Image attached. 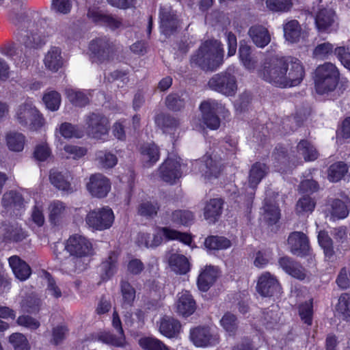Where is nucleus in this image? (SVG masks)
<instances>
[{"label": "nucleus", "mask_w": 350, "mask_h": 350, "mask_svg": "<svg viewBox=\"0 0 350 350\" xmlns=\"http://www.w3.org/2000/svg\"><path fill=\"white\" fill-rule=\"evenodd\" d=\"M280 267L288 275L300 280L306 277V269L292 258L285 256L278 260Z\"/></svg>", "instance_id": "obj_24"}, {"label": "nucleus", "mask_w": 350, "mask_h": 350, "mask_svg": "<svg viewBox=\"0 0 350 350\" xmlns=\"http://www.w3.org/2000/svg\"><path fill=\"white\" fill-rule=\"evenodd\" d=\"M288 58L290 68L285 75V88L293 87L299 85L305 77V68L301 62L294 57Z\"/></svg>", "instance_id": "obj_21"}, {"label": "nucleus", "mask_w": 350, "mask_h": 350, "mask_svg": "<svg viewBox=\"0 0 350 350\" xmlns=\"http://www.w3.org/2000/svg\"><path fill=\"white\" fill-rule=\"evenodd\" d=\"M172 269L177 273L185 274L190 270V263L186 256L180 254H172L168 259Z\"/></svg>", "instance_id": "obj_36"}, {"label": "nucleus", "mask_w": 350, "mask_h": 350, "mask_svg": "<svg viewBox=\"0 0 350 350\" xmlns=\"http://www.w3.org/2000/svg\"><path fill=\"white\" fill-rule=\"evenodd\" d=\"M13 23L17 28L15 36L21 44L20 49L8 47L4 54L9 56L16 66L27 67L31 62V57L34 55L35 50L45 44V38L33 32V29H29L35 26V23L26 14L16 16Z\"/></svg>", "instance_id": "obj_1"}, {"label": "nucleus", "mask_w": 350, "mask_h": 350, "mask_svg": "<svg viewBox=\"0 0 350 350\" xmlns=\"http://www.w3.org/2000/svg\"><path fill=\"white\" fill-rule=\"evenodd\" d=\"M140 153L144 165L150 167L154 165L160 158L159 148L154 143H144L140 147Z\"/></svg>", "instance_id": "obj_28"}, {"label": "nucleus", "mask_w": 350, "mask_h": 350, "mask_svg": "<svg viewBox=\"0 0 350 350\" xmlns=\"http://www.w3.org/2000/svg\"><path fill=\"white\" fill-rule=\"evenodd\" d=\"M284 35L286 40L292 43L299 41L301 27L297 20H291L284 25Z\"/></svg>", "instance_id": "obj_44"}, {"label": "nucleus", "mask_w": 350, "mask_h": 350, "mask_svg": "<svg viewBox=\"0 0 350 350\" xmlns=\"http://www.w3.org/2000/svg\"><path fill=\"white\" fill-rule=\"evenodd\" d=\"M267 8L275 12H286L291 10L293 5L291 0H266Z\"/></svg>", "instance_id": "obj_55"}, {"label": "nucleus", "mask_w": 350, "mask_h": 350, "mask_svg": "<svg viewBox=\"0 0 350 350\" xmlns=\"http://www.w3.org/2000/svg\"><path fill=\"white\" fill-rule=\"evenodd\" d=\"M269 171V166L260 161H256L251 165L248 175V185L252 191L251 193L250 200L247 203V208L251 209L256 189L262 180L267 175Z\"/></svg>", "instance_id": "obj_17"}, {"label": "nucleus", "mask_w": 350, "mask_h": 350, "mask_svg": "<svg viewBox=\"0 0 350 350\" xmlns=\"http://www.w3.org/2000/svg\"><path fill=\"white\" fill-rule=\"evenodd\" d=\"M248 35L254 44L259 48H264L271 41V36L267 28L260 25H255L250 27Z\"/></svg>", "instance_id": "obj_27"}, {"label": "nucleus", "mask_w": 350, "mask_h": 350, "mask_svg": "<svg viewBox=\"0 0 350 350\" xmlns=\"http://www.w3.org/2000/svg\"><path fill=\"white\" fill-rule=\"evenodd\" d=\"M319 189L317 181L313 179H306L302 180L299 185V193L303 196H310L317 192Z\"/></svg>", "instance_id": "obj_62"}, {"label": "nucleus", "mask_w": 350, "mask_h": 350, "mask_svg": "<svg viewBox=\"0 0 350 350\" xmlns=\"http://www.w3.org/2000/svg\"><path fill=\"white\" fill-rule=\"evenodd\" d=\"M72 179L68 172L62 173L55 170H51L49 173L51 183L57 189L68 194L73 193L76 189L70 183Z\"/></svg>", "instance_id": "obj_25"}, {"label": "nucleus", "mask_w": 350, "mask_h": 350, "mask_svg": "<svg viewBox=\"0 0 350 350\" xmlns=\"http://www.w3.org/2000/svg\"><path fill=\"white\" fill-rule=\"evenodd\" d=\"M221 326L230 334H234L237 328L236 317L231 313H226L220 321Z\"/></svg>", "instance_id": "obj_63"}, {"label": "nucleus", "mask_w": 350, "mask_h": 350, "mask_svg": "<svg viewBox=\"0 0 350 350\" xmlns=\"http://www.w3.org/2000/svg\"><path fill=\"white\" fill-rule=\"evenodd\" d=\"M347 165L342 161H338L332 164L328 169V179L329 181L336 183L340 181L347 173Z\"/></svg>", "instance_id": "obj_45"}, {"label": "nucleus", "mask_w": 350, "mask_h": 350, "mask_svg": "<svg viewBox=\"0 0 350 350\" xmlns=\"http://www.w3.org/2000/svg\"><path fill=\"white\" fill-rule=\"evenodd\" d=\"M272 158L274 163L278 165L288 163V150L282 144H278L272 152Z\"/></svg>", "instance_id": "obj_57"}, {"label": "nucleus", "mask_w": 350, "mask_h": 350, "mask_svg": "<svg viewBox=\"0 0 350 350\" xmlns=\"http://www.w3.org/2000/svg\"><path fill=\"white\" fill-rule=\"evenodd\" d=\"M144 350H170L161 340L153 337H144L139 340Z\"/></svg>", "instance_id": "obj_53"}, {"label": "nucleus", "mask_w": 350, "mask_h": 350, "mask_svg": "<svg viewBox=\"0 0 350 350\" xmlns=\"http://www.w3.org/2000/svg\"><path fill=\"white\" fill-rule=\"evenodd\" d=\"M160 206L157 201H145L137 207V213L142 217H153L157 215Z\"/></svg>", "instance_id": "obj_52"}, {"label": "nucleus", "mask_w": 350, "mask_h": 350, "mask_svg": "<svg viewBox=\"0 0 350 350\" xmlns=\"http://www.w3.org/2000/svg\"><path fill=\"white\" fill-rule=\"evenodd\" d=\"M318 241L320 246L323 250L326 259L328 260H332L335 254L332 239L329 237L327 232L320 231L318 235Z\"/></svg>", "instance_id": "obj_48"}, {"label": "nucleus", "mask_w": 350, "mask_h": 350, "mask_svg": "<svg viewBox=\"0 0 350 350\" xmlns=\"http://www.w3.org/2000/svg\"><path fill=\"white\" fill-rule=\"evenodd\" d=\"M287 241L290 251L293 255L304 257L310 254L309 239L304 233L293 232L289 234Z\"/></svg>", "instance_id": "obj_19"}, {"label": "nucleus", "mask_w": 350, "mask_h": 350, "mask_svg": "<svg viewBox=\"0 0 350 350\" xmlns=\"http://www.w3.org/2000/svg\"><path fill=\"white\" fill-rule=\"evenodd\" d=\"M183 92H172L165 98V105L167 109L174 112L183 110L186 105V99Z\"/></svg>", "instance_id": "obj_38"}, {"label": "nucleus", "mask_w": 350, "mask_h": 350, "mask_svg": "<svg viewBox=\"0 0 350 350\" xmlns=\"http://www.w3.org/2000/svg\"><path fill=\"white\" fill-rule=\"evenodd\" d=\"M176 312L183 317L191 315L196 310V302L189 291H185L178 295Z\"/></svg>", "instance_id": "obj_26"}, {"label": "nucleus", "mask_w": 350, "mask_h": 350, "mask_svg": "<svg viewBox=\"0 0 350 350\" xmlns=\"http://www.w3.org/2000/svg\"><path fill=\"white\" fill-rule=\"evenodd\" d=\"M120 290L122 297V306L124 308L131 307L135 299V289L129 282L122 281Z\"/></svg>", "instance_id": "obj_47"}, {"label": "nucleus", "mask_w": 350, "mask_h": 350, "mask_svg": "<svg viewBox=\"0 0 350 350\" xmlns=\"http://www.w3.org/2000/svg\"><path fill=\"white\" fill-rule=\"evenodd\" d=\"M112 325L116 330V334L110 332H101L98 336V340L109 345L123 347L126 343V338L120 319L116 311L113 313Z\"/></svg>", "instance_id": "obj_12"}, {"label": "nucleus", "mask_w": 350, "mask_h": 350, "mask_svg": "<svg viewBox=\"0 0 350 350\" xmlns=\"http://www.w3.org/2000/svg\"><path fill=\"white\" fill-rule=\"evenodd\" d=\"M330 213L333 219H345L349 213L347 205L340 199H334L332 201Z\"/></svg>", "instance_id": "obj_49"}, {"label": "nucleus", "mask_w": 350, "mask_h": 350, "mask_svg": "<svg viewBox=\"0 0 350 350\" xmlns=\"http://www.w3.org/2000/svg\"><path fill=\"white\" fill-rule=\"evenodd\" d=\"M313 79L317 93L323 95L336 90L340 80V72L335 64L325 62L316 68Z\"/></svg>", "instance_id": "obj_4"}, {"label": "nucleus", "mask_w": 350, "mask_h": 350, "mask_svg": "<svg viewBox=\"0 0 350 350\" xmlns=\"http://www.w3.org/2000/svg\"><path fill=\"white\" fill-rule=\"evenodd\" d=\"M163 239L165 241L179 240L186 245H191L192 238L187 233H183L170 227H157L152 240L146 243L147 247H155L160 245Z\"/></svg>", "instance_id": "obj_10"}, {"label": "nucleus", "mask_w": 350, "mask_h": 350, "mask_svg": "<svg viewBox=\"0 0 350 350\" xmlns=\"http://www.w3.org/2000/svg\"><path fill=\"white\" fill-rule=\"evenodd\" d=\"M297 152L302 155L305 161H314L319 157V152L308 139H301L297 145Z\"/></svg>", "instance_id": "obj_41"}, {"label": "nucleus", "mask_w": 350, "mask_h": 350, "mask_svg": "<svg viewBox=\"0 0 350 350\" xmlns=\"http://www.w3.org/2000/svg\"><path fill=\"white\" fill-rule=\"evenodd\" d=\"M67 96L71 103L79 107H84L89 103V98L81 91L68 90Z\"/></svg>", "instance_id": "obj_54"}, {"label": "nucleus", "mask_w": 350, "mask_h": 350, "mask_svg": "<svg viewBox=\"0 0 350 350\" xmlns=\"http://www.w3.org/2000/svg\"><path fill=\"white\" fill-rule=\"evenodd\" d=\"M2 205L5 208H10L20 210L23 207L24 198L19 192L11 190L3 194Z\"/></svg>", "instance_id": "obj_39"}, {"label": "nucleus", "mask_w": 350, "mask_h": 350, "mask_svg": "<svg viewBox=\"0 0 350 350\" xmlns=\"http://www.w3.org/2000/svg\"><path fill=\"white\" fill-rule=\"evenodd\" d=\"M27 236V232L15 221L3 220L0 223V237L5 242H21L25 239Z\"/></svg>", "instance_id": "obj_14"}, {"label": "nucleus", "mask_w": 350, "mask_h": 350, "mask_svg": "<svg viewBox=\"0 0 350 350\" xmlns=\"http://www.w3.org/2000/svg\"><path fill=\"white\" fill-rule=\"evenodd\" d=\"M221 105L215 100L202 101L200 105L203 123L211 130L217 129L220 126V119L217 112Z\"/></svg>", "instance_id": "obj_13"}, {"label": "nucleus", "mask_w": 350, "mask_h": 350, "mask_svg": "<svg viewBox=\"0 0 350 350\" xmlns=\"http://www.w3.org/2000/svg\"><path fill=\"white\" fill-rule=\"evenodd\" d=\"M288 58L284 56H271L265 59L258 75L264 81L275 87L285 88V75L288 70Z\"/></svg>", "instance_id": "obj_3"}, {"label": "nucleus", "mask_w": 350, "mask_h": 350, "mask_svg": "<svg viewBox=\"0 0 350 350\" xmlns=\"http://www.w3.org/2000/svg\"><path fill=\"white\" fill-rule=\"evenodd\" d=\"M264 219H280L279 206L271 200H266L263 206Z\"/></svg>", "instance_id": "obj_59"}, {"label": "nucleus", "mask_w": 350, "mask_h": 350, "mask_svg": "<svg viewBox=\"0 0 350 350\" xmlns=\"http://www.w3.org/2000/svg\"><path fill=\"white\" fill-rule=\"evenodd\" d=\"M181 166V163L177 159L167 157L159 169L161 179L171 185L174 184L182 176Z\"/></svg>", "instance_id": "obj_15"}, {"label": "nucleus", "mask_w": 350, "mask_h": 350, "mask_svg": "<svg viewBox=\"0 0 350 350\" xmlns=\"http://www.w3.org/2000/svg\"><path fill=\"white\" fill-rule=\"evenodd\" d=\"M6 143L10 150L21 152L24 149L25 136L21 133L10 132L6 135Z\"/></svg>", "instance_id": "obj_43"}, {"label": "nucleus", "mask_w": 350, "mask_h": 350, "mask_svg": "<svg viewBox=\"0 0 350 350\" xmlns=\"http://www.w3.org/2000/svg\"><path fill=\"white\" fill-rule=\"evenodd\" d=\"M155 126L165 134L174 135L179 126V120L167 113H159L154 117Z\"/></svg>", "instance_id": "obj_23"}, {"label": "nucleus", "mask_w": 350, "mask_h": 350, "mask_svg": "<svg viewBox=\"0 0 350 350\" xmlns=\"http://www.w3.org/2000/svg\"><path fill=\"white\" fill-rule=\"evenodd\" d=\"M46 107L51 111L58 110L61 103V96L56 91H51L44 94L42 98Z\"/></svg>", "instance_id": "obj_56"}, {"label": "nucleus", "mask_w": 350, "mask_h": 350, "mask_svg": "<svg viewBox=\"0 0 350 350\" xmlns=\"http://www.w3.org/2000/svg\"><path fill=\"white\" fill-rule=\"evenodd\" d=\"M159 18L161 33L165 36L175 33L182 23L177 10L169 4L160 6Z\"/></svg>", "instance_id": "obj_8"}, {"label": "nucleus", "mask_w": 350, "mask_h": 350, "mask_svg": "<svg viewBox=\"0 0 350 350\" xmlns=\"http://www.w3.org/2000/svg\"><path fill=\"white\" fill-rule=\"evenodd\" d=\"M334 53L344 67L350 72V52L349 49L345 46H339L335 49Z\"/></svg>", "instance_id": "obj_64"}, {"label": "nucleus", "mask_w": 350, "mask_h": 350, "mask_svg": "<svg viewBox=\"0 0 350 350\" xmlns=\"http://www.w3.org/2000/svg\"><path fill=\"white\" fill-rule=\"evenodd\" d=\"M44 64L47 69L57 72L63 65L62 50L57 46H53L44 57Z\"/></svg>", "instance_id": "obj_35"}, {"label": "nucleus", "mask_w": 350, "mask_h": 350, "mask_svg": "<svg viewBox=\"0 0 350 350\" xmlns=\"http://www.w3.org/2000/svg\"><path fill=\"white\" fill-rule=\"evenodd\" d=\"M9 264L15 276L21 281L27 280L31 275L30 267L17 256H12L8 259Z\"/></svg>", "instance_id": "obj_33"}, {"label": "nucleus", "mask_w": 350, "mask_h": 350, "mask_svg": "<svg viewBox=\"0 0 350 350\" xmlns=\"http://www.w3.org/2000/svg\"><path fill=\"white\" fill-rule=\"evenodd\" d=\"M256 290L263 297H272L280 293L281 287L275 276L265 271L258 278Z\"/></svg>", "instance_id": "obj_18"}, {"label": "nucleus", "mask_w": 350, "mask_h": 350, "mask_svg": "<svg viewBox=\"0 0 350 350\" xmlns=\"http://www.w3.org/2000/svg\"><path fill=\"white\" fill-rule=\"evenodd\" d=\"M190 338L198 347H207L219 343L218 334L212 333L208 327H198L191 330Z\"/></svg>", "instance_id": "obj_20"}, {"label": "nucleus", "mask_w": 350, "mask_h": 350, "mask_svg": "<svg viewBox=\"0 0 350 350\" xmlns=\"http://www.w3.org/2000/svg\"><path fill=\"white\" fill-rule=\"evenodd\" d=\"M87 189L92 196L103 198L107 196L111 189L109 178L101 174H93L87 184Z\"/></svg>", "instance_id": "obj_22"}, {"label": "nucleus", "mask_w": 350, "mask_h": 350, "mask_svg": "<svg viewBox=\"0 0 350 350\" xmlns=\"http://www.w3.org/2000/svg\"><path fill=\"white\" fill-rule=\"evenodd\" d=\"M180 329V322L173 317L165 316L161 319L159 332L167 338L176 337Z\"/></svg>", "instance_id": "obj_32"}, {"label": "nucleus", "mask_w": 350, "mask_h": 350, "mask_svg": "<svg viewBox=\"0 0 350 350\" xmlns=\"http://www.w3.org/2000/svg\"><path fill=\"white\" fill-rule=\"evenodd\" d=\"M90 57L93 62L102 64L109 61L116 52L115 44L107 36L98 37L89 44Z\"/></svg>", "instance_id": "obj_9"}, {"label": "nucleus", "mask_w": 350, "mask_h": 350, "mask_svg": "<svg viewBox=\"0 0 350 350\" xmlns=\"http://www.w3.org/2000/svg\"><path fill=\"white\" fill-rule=\"evenodd\" d=\"M316 202L310 196H303L297 202L296 209L298 213H311L314 211Z\"/></svg>", "instance_id": "obj_60"}, {"label": "nucleus", "mask_w": 350, "mask_h": 350, "mask_svg": "<svg viewBox=\"0 0 350 350\" xmlns=\"http://www.w3.org/2000/svg\"><path fill=\"white\" fill-rule=\"evenodd\" d=\"M239 58L245 69L251 71L256 68L258 60L252 54L251 46L245 40L239 42Z\"/></svg>", "instance_id": "obj_29"}, {"label": "nucleus", "mask_w": 350, "mask_h": 350, "mask_svg": "<svg viewBox=\"0 0 350 350\" xmlns=\"http://www.w3.org/2000/svg\"><path fill=\"white\" fill-rule=\"evenodd\" d=\"M49 219H59L66 216L68 212L70 211V208L60 200H53L49 206Z\"/></svg>", "instance_id": "obj_50"}, {"label": "nucleus", "mask_w": 350, "mask_h": 350, "mask_svg": "<svg viewBox=\"0 0 350 350\" xmlns=\"http://www.w3.org/2000/svg\"><path fill=\"white\" fill-rule=\"evenodd\" d=\"M209 88L226 96H233L238 90L237 80L233 68L214 75L208 81Z\"/></svg>", "instance_id": "obj_5"}, {"label": "nucleus", "mask_w": 350, "mask_h": 350, "mask_svg": "<svg viewBox=\"0 0 350 350\" xmlns=\"http://www.w3.org/2000/svg\"><path fill=\"white\" fill-rule=\"evenodd\" d=\"M203 159L205 169L202 167V171L204 172V176L208 178L211 177L217 178L223 170L224 166L221 160L215 157L213 158L211 156H206Z\"/></svg>", "instance_id": "obj_34"}, {"label": "nucleus", "mask_w": 350, "mask_h": 350, "mask_svg": "<svg viewBox=\"0 0 350 350\" xmlns=\"http://www.w3.org/2000/svg\"><path fill=\"white\" fill-rule=\"evenodd\" d=\"M218 275V268L212 265H207L200 273L198 278V286L200 291H207L215 282Z\"/></svg>", "instance_id": "obj_30"}, {"label": "nucleus", "mask_w": 350, "mask_h": 350, "mask_svg": "<svg viewBox=\"0 0 350 350\" xmlns=\"http://www.w3.org/2000/svg\"><path fill=\"white\" fill-rule=\"evenodd\" d=\"M224 204L222 198L210 199L204 208V219H218L223 212Z\"/></svg>", "instance_id": "obj_37"}, {"label": "nucleus", "mask_w": 350, "mask_h": 350, "mask_svg": "<svg viewBox=\"0 0 350 350\" xmlns=\"http://www.w3.org/2000/svg\"><path fill=\"white\" fill-rule=\"evenodd\" d=\"M231 245V241L224 237L209 236L204 241L205 247L210 250H226Z\"/></svg>", "instance_id": "obj_46"}, {"label": "nucleus", "mask_w": 350, "mask_h": 350, "mask_svg": "<svg viewBox=\"0 0 350 350\" xmlns=\"http://www.w3.org/2000/svg\"><path fill=\"white\" fill-rule=\"evenodd\" d=\"M335 12L332 9H320L315 16V25L320 32H325L334 23Z\"/></svg>", "instance_id": "obj_31"}, {"label": "nucleus", "mask_w": 350, "mask_h": 350, "mask_svg": "<svg viewBox=\"0 0 350 350\" xmlns=\"http://www.w3.org/2000/svg\"><path fill=\"white\" fill-rule=\"evenodd\" d=\"M60 135L65 139H81L84 136V129L78 124L63 122L59 126Z\"/></svg>", "instance_id": "obj_40"}, {"label": "nucleus", "mask_w": 350, "mask_h": 350, "mask_svg": "<svg viewBox=\"0 0 350 350\" xmlns=\"http://www.w3.org/2000/svg\"><path fill=\"white\" fill-rule=\"evenodd\" d=\"M299 314L301 320L307 325H310L312 322V301L310 300L301 304L299 307Z\"/></svg>", "instance_id": "obj_58"}, {"label": "nucleus", "mask_w": 350, "mask_h": 350, "mask_svg": "<svg viewBox=\"0 0 350 350\" xmlns=\"http://www.w3.org/2000/svg\"><path fill=\"white\" fill-rule=\"evenodd\" d=\"M336 311L343 320L350 322V294L342 293L340 296Z\"/></svg>", "instance_id": "obj_51"}, {"label": "nucleus", "mask_w": 350, "mask_h": 350, "mask_svg": "<svg viewBox=\"0 0 350 350\" xmlns=\"http://www.w3.org/2000/svg\"><path fill=\"white\" fill-rule=\"evenodd\" d=\"M65 250L70 256L77 258L89 256L94 251L92 242L79 234H74L69 237L66 241Z\"/></svg>", "instance_id": "obj_11"}, {"label": "nucleus", "mask_w": 350, "mask_h": 350, "mask_svg": "<svg viewBox=\"0 0 350 350\" xmlns=\"http://www.w3.org/2000/svg\"><path fill=\"white\" fill-rule=\"evenodd\" d=\"M118 258V254L111 252L108 258L102 262L100 269L103 272L102 277L104 280L109 279L116 272Z\"/></svg>", "instance_id": "obj_42"}, {"label": "nucleus", "mask_w": 350, "mask_h": 350, "mask_svg": "<svg viewBox=\"0 0 350 350\" xmlns=\"http://www.w3.org/2000/svg\"><path fill=\"white\" fill-rule=\"evenodd\" d=\"M15 118L19 124L29 131H37L45 124L43 115L31 101H25L16 110Z\"/></svg>", "instance_id": "obj_6"}, {"label": "nucleus", "mask_w": 350, "mask_h": 350, "mask_svg": "<svg viewBox=\"0 0 350 350\" xmlns=\"http://www.w3.org/2000/svg\"><path fill=\"white\" fill-rule=\"evenodd\" d=\"M190 65L204 71H214L224 62V49L220 42L208 40L191 56Z\"/></svg>", "instance_id": "obj_2"}, {"label": "nucleus", "mask_w": 350, "mask_h": 350, "mask_svg": "<svg viewBox=\"0 0 350 350\" xmlns=\"http://www.w3.org/2000/svg\"><path fill=\"white\" fill-rule=\"evenodd\" d=\"M87 17L96 25L108 27L111 30L120 28L122 24L120 19L104 13L98 8H90L88 10Z\"/></svg>", "instance_id": "obj_16"}, {"label": "nucleus", "mask_w": 350, "mask_h": 350, "mask_svg": "<svg viewBox=\"0 0 350 350\" xmlns=\"http://www.w3.org/2000/svg\"><path fill=\"white\" fill-rule=\"evenodd\" d=\"M88 136L95 139H104L109 133V119L101 113L91 112L84 118Z\"/></svg>", "instance_id": "obj_7"}, {"label": "nucleus", "mask_w": 350, "mask_h": 350, "mask_svg": "<svg viewBox=\"0 0 350 350\" xmlns=\"http://www.w3.org/2000/svg\"><path fill=\"white\" fill-rule=\"evenodd\" d=\"M10 342L14 350H29V345L26 337L20 333H14L9 338Z\"/></svg>", "instance_id": "obj_61"}]
</instances>
